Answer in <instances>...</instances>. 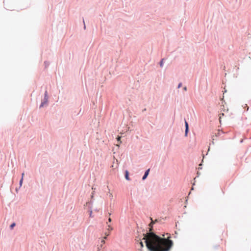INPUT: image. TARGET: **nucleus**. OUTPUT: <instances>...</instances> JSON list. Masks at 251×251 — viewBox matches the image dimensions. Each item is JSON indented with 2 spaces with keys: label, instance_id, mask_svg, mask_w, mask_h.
I'll return each instance as SVG.
<instances>
[{
  "label": "nucleus",
  "instance_id": "f257e3e1",
  "mask_svg": "<svg viewBox=\"0 0 251 251\" xmlns=\"http://www.w3.org/2000/svg\"><path fill=\"white\" fill-rule=\"evenodd\" d=\"M151 222L149 224L150 228L144 234L143 240H144L146 246L149 251H169L173 245L172 240L168 237H161L156 235L153 231V225L158 222L156 219L154 221L151 218Z\"/></svg>",
  "mask_w": 251,
  "mask_h": 251
},
{
  "label": "nucleus",
  "instance_id": "f03ea898",
  "mask_svg": "<svg viewBox=\"0 0 251 251\" xmlns=\"http://www.w3.org/2000/svg\"><path fill=\"white\" fill-rule=\"evenodd\" d=\"M48 102V94L47 91H45L44 93V97L43 100L39 106V108L43 107L45 105H47Z\"/></svg>",
  "mask_w": 251,
  "mask_h": 251
},
{
  "label": "nucleus",
  "instance_id": "7ed1b4c3",
  "mask_svg": "<svg viewBox=\"0 0 251 251\" xmlns=\"http://www.w3.org/2000/svg\"><path fill=\"white\" fill-rule=\"evenodd\" d=\"M150 171V169H148V170H147L145 171L144 175H143V176L142 177L143 180H145L147 178L148 176H149Z\"/></svg>",
  "mask_w": 251,
  "mask_h": 251
},
{
  "label": "nucleus",
  "instance_id": "20e7f679",
  "mask_svg": "<svg viewBox=\"0 0 251 251\" xmlns=\"http://www.w3.org/2000/svg\"><path fill=\"white\" fill-rule=\"evenodd\" d=\"M125 177L126 180H129L130 178L129 176V172L127 170H126L125 172Z\"/></svg>",
  "mask_w": 251,
  "mask_h": 251
},
{
  "label": "nucleus",
  "instance_id": "39448f33",
  "mask_svg": "<svg viewBox=\"0 0 251 251\" xmlns=\"http://www.w3.org/2000/svg\"><path fill=\"white\" fill-rule=\"evenodd\" d=\"M23 182V177H22L21 179L19 181V188H20L22 187Z\"/></svg>",
  "mask_w": 251,
  "mask_h": 251
},
{
  "label": "nucleus",
  "instance_id": "423d86ee",
  "mask_svg": "<svg viewBox=\"0 0 251 251\" xmlns=\"http://www.w3.org/2000/svg\"><path fill=\"white\" fill-rule=\"evenodd\" d=\"M164 58H162L160 62H159V65L160 66V67H163V64H164V63H163V61H164Z\"/></svg>",
  "mask_w": 251,
  "mask_h": 251
},
{
  "label": "nucleus",
  "instance_id": "0eeeda50",
  "mask_svg": "<svg viewBox=\"0 0 251 251\" xmlns=\"http://www.w3.org/2000/svg\"><path fill=\"white\" fill-rule=\"evenodd\" d=\"M44 64H45V68H47L50 65V62L47 61H45L44 62Z\"/></svg>",
  "mask_w": 251,
  "mask_h": 251
},
{
  "label": "nucleus",
  "instance_id": "6e6552de",
  "mask_svg": "<svg viewBox=\"0 0 251 251\" xmlns=\"http://www.w3.org/2000/svg\"><path fill=\"white\" fill-rule=\"evenodd\" d=\"M189 132V128H185V136L186 137L188 135Z\"/></svg>",
  "mask_w": 251,
  "mask_h": 251
},
{
  "label": "nucleus",
  "instance_id": "1a4fd4ad",
  "mask_svg": "<svg viewBox=\"0 0 251 251\" xmlns=\"http://www.w3.org/2000/svg\"><path fill=\"white\" fill-rule=\"evenodd\" d=\"M15 226H16V224L15 223H12L10 226V227H9L10 229H12Z\"/></svg>",
  "mask_w": 251,
  "mask_h": 251
},
{
  "label": "nucleus",
  "instance_id": "9d476101",
  "mask_svg": "<svg viewBox=\"0 0 251 251\" xmlns=\"http://www.w3.org/2000/svg\"><path fill=\"white\" fill-rule=\"evenodd\" d=\"M185 128H189L188 123L185 120Z\"/></svg>",
  "mask_w": 251,
  "mask_h": 251
},
{
  "label": "nucleus",
  "instance_id": "9b49d317",
  "mask_svg": "<svg viewBox=\"0 0 251 251\" xmlns=\"http://www.w3.org/2000/svg\"><path fill=\"white\" fill-rule=\"evenodd\" d=\"M121 136H118L117 137V140L118 142H120V143H121L122 142L121 141Z\"/></svg>",
  "mask_w": 251,
  "mask_h": 251
},
{
  "label": "nucleus",
  "instance_id": "f8f14e48",
  "mask_svg": "<svg viewBox=\"0 0 251 251\" xmlns=\"http://www.w3.org/2000/svg\"><path fill=\"white\" fill-rule=\"evenodd\" d=\"M182 86V83L180 82L177 86V88H180Z\"/></svg>",
  "mask_w": 251,
  "mask_h": 251
},
{
  "label": "nucleus",
  "instance_id": "ddd939ff",
  "mask_svg": "<svg viewBox=\"0 0 251 251\" xmlns=\"http://www.w3.org/2000/svg\"><path fill=\"white\" fill-rule=\"evenodd\" d=\"M139 244H140V247H141V248H143V247H144V245H143V242H140L139 243Z\"/></svg>",
  "mask_w": 251,
  "mask_h": 251
},
{
  "label": "nucleus",
  "instance_id": "4468645a",
  "mask_svg": "<svg viewBox=\"0 0 251 251\" xmlns=\"http://www.w3.org/2000/svg\"><path fill=\"white\" fill-rule=\"evenodd\" d=\"M201 165H202V163H201L199 164V167L198 168L199 169H202V168L201 167Z\"/></svg>",
  "mask_w": 251,
  "mask_h": 251
},
{
  "label": "nucleus",
  "instance_id": "2eb2a0df",
  "mask_svg": "<svg viewBox=\"0 0 251 251\" xmlns=\"http://www.w3.org/2000/svg\"><path fill=\"white\" fill-rule=\"evenodd\" d=\"M90 217H93V216H92V210H91V211H90Z\"/></svg>",
  "mask_w": 251,
  "mask_h": 251
},
{
  "label": "nucleus",
  "instance_id": "dca6fc26",
  "mask_svg": "<svg viewBox=\"0 0 251 251\" xmlns=\"http://www.w3.org/2000/svg\"><path fill=\"white\" fill-rule=\"evenodd\" d=\"M83 24H84V28L85 29L86 26H85V22H84V19H83Z\"/></svg>",
  "mask_w": 251,
  "mask_h": 251
},
{
  "label": "nucleus",
  "instance_id": "f3484780",
  "mask_svg": "<svg viewBox=\"0 0 251 251\" xmlns=\"http://www.w3.org/2000/svg\"><path fill=\"white\" fill-rule=\"evenodd\" d=\"M183 89L184 90V91H187V87L185 86L183 87Z\"/></svg>",
  "mask_w": 251,
  "mask_h": 251
},
{
  "label": "nucleus",
  "instance_id": "a211bd4d",
  "mask_svg": "<svg viewBox=\"0 0 251 251\" xmlns=\"http://www.w3.org/2000/svg\"><path fill=\"white\" fill-rule=\"evenodd\" d=\"M220 130H219V131H218V133L216 135V136H219V135H220Z\"/></svg>",
  "mask_w": 251,
  "mask_h": 251
},
{
  "label": "nucleus",
  "instance_id": "6ab92c4d",
  "mask_svg": "<svg viewBox=\"0 0 251 251\" xmlns=\"http://www.w3.org/2000/svg\"><path fill=\"white\" fill-rule=\"evenodd\" d=\"M245 105H246V107H246V109H247V110H249V107L248 106L247 104H245Z\"/></svg>",
  "mask_w": 251,
  "mask_h": 251
},
{
  "label": "nucleus",
  "instance_id": "aec40b11",
  "mask_svg": "<svg viewBox=\"0 0 251 251\" xmlns=\"http://www.w3.org/2000/svg\"><path fill=\"white\" fill-rule=\"evenodd\" d=\"M245 105H246V107H246V109H247V110H249V107L248 106L247 104H245Z\"/></svg>",
  "mask_w": 251,
  "mask_h": 251
},
{
  "label": "nucleus",
  "instance_id": "412c9836",
  "mask_svg": "<svg viewBox=\"0 0 251 251\" xmlns=\"http://www.w3.org/2000/svg\"><path fill=\"white\" fill-rule=\"evenodd\" d=\"M19 189H20V188H19H19H16V192H17V193H18V190H19Z\"/></svg>",
  "mask_w": 251,
  "mask_h": 251
},
{
  "label": "nucleus",
  "instance_id": "4be33fe9",
  "mask_svg": "<svg viewBox=\"0 0 251 251\" xmlns=\"http://www.w3.org/2000/svg\"><path fill=\"white\" fill-rule=\"evenodd\" d=\"M111 220H111V219L110 218H109L108 219V222H111Z\"/></svg>",
  "mask_w": 251,
  "mask_h": 251
},
{
  "label": "nucleus",
  "instance_id": "5701e85b",
  "mask_svg": "<svg viewBox=\"0 0 251 251\" xmlns=\"http://www.w3.org/2000/svg\"><path fill=\"white\" fill-rule=\"evenodd\" d=\"M24 173H23L22 174V177H23V178L24 177Z\"/></svg>",
  "mask_w": 251,
  "mask_h": 251
},
{
  "label": "nucleus",
  "instance_id": "b1692460",
  "mask_svg": "<svg viewBox=\"0 0 251 251\" xmlns=\"http://www.w3.org/2000/svg\"><path fill=\"white\" fill-rule=\"evenodd\" d=\"M113 197V196H112V194L110 193V197Z\"/></svg>",
  "mask_w": 251,
  "mask_h": 251
}]
</instances>
